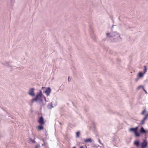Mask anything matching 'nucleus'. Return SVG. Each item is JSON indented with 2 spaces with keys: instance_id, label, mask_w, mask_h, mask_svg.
<instances>
[{
  "instance_id": "nucleus-1",
  "label": "nucleus",
  "mask_w": 148,
  "mask_h": 148,
  "mask_svg": "<svg viewBox=\"0 0 148 148\" xmlns=\"http://www.w3.org/2000/svg\"><path fill=\"white\" fill-rule=\"evenodd\" d=\"M43 99H45V98L43 95H42V92L40 91V92L37 94L36 98L32 99V101H36L40 100L42 102Z\"/></svg>"
},
{
  "instance_id": "nucleus-2",
  "label": "nucleus",
  "mask_w": 148,
  "mask_h": 148,
  "mask_svg": "<svg viewBox=\"0 0 148 148\" xmlns=\"http://www.w3.org/2000/svg\"><path fill=\"white\" fill-rule=\"evenodd\" d=\"M138 127H137L134 128H130L129 130L131 132H133L135 136L136 137H139L140 136V133H138Z\"/></svg>"
},
{
  "instance_id": "nucleus-3",
  "label": "nucleus",
  "mask_w": 148,
  "mask_h": 148,
  "mask_svg": "<svg viewBox=\"0 0 148 148\" xmlns=\"http://www.w3.org/2000/svg\"><path fill=\"white\" fill-rule=\"evenodd\" d=\"M38 122L39 124L41 125H43L45 123L44 119L42 116L39 117L38 118Z\"/></svg>"
},
{
  "instance_id": "nucleus-4",
  "label": "nucleus",
  "mask_w": 148,
  "mask_h": 148,
  "mask_svg": "<svg viewBox=\"0 0 148 148\" xmlns=\"http://www.w3.org/2000/svg\"><path fill=\"white\" fill-rule=\"evenodd\" d=\"M148 145V142L146 140H144L141 144V148H146Z\"/></svg>"
},
{
  "instance_id": "nucleus-5",
  "label": "nucleus",
  "mask_w": 148,
  "mask_h": 148,
  "mask_svg": "<svg viewBox=\"0 0 148 148\" xmlns=\"http://www.w3.org/2000/svg\"><path fill=\"white\" fill-rule=\"evenodd\" d=\"M34 89L33 88H31L28 92V94L30 95L33 96H34Z\"/></svg>"
},
{
  "instance_id": "nucleus-6",
  "label": "nucleus",
  "mask_w": 148,
  "mask_h": 148,
  "mask_svg": "<svg viewBox=\"0 0 148 148\" xmlns=\"http://www.w3.org/2000/svg\"><path fill=\"white\" fill-rule=\"evenodd\" d=\"M51 91V89L48 88L45 91V92L46 93L47 95H49Z\"/></svg>"
},
{
  "instance_id": "nucleus-7",
  "label": "nucleus",
  "mask_w": 148,
  "mask_h": 148,
  "mask_svg": "<svg viewBox=\"0 0 148 148\" xmlns=\"http://www.w3.org/2000/svg\"><path fill=\"white\" fill-rule=\"evenodd\" d=\"M140 132L141 133H145L146 132V131L145 130L143 127H142L141 128L140 130Z\"/></svg>"
},
{
  "instance_id": "nucleus-8",
  "label": "nucleus",
  "mask_w": 148,
  "mask_h": 148,
  "mask_svg": "<svg viewBox=\"0 0 148 148\" xmlns=\"http://www.w3.org/2000/svg\"><path fill=\"white\" fill-rule=\"evenodd\" d=\"M84 141L86 143L88 142L91 143L92 142V140L90 138H87L84 139Z\"/></svg>"
},
{
  "instance_id": "nucleus-9",
  "label": "nucleus",
  "mask_w": 148,
  "mask_h": 148,
  "mask_svg": "<svg viewBox=\"0 0 148 148\" xmlns=\"http://www.w3.org/2000/svg\"><path fill=\"white\" fill-rule=\"evenodd\" d=\"M42 126V125H38L37 127L38 130H42L44 128Z\"/></svg>"
},
{
  "instance_id": "nucleus-10",
  "label": "nucleus",
  "mask_w": 148,
  "mask_h": 148,
  "mask_svg": "<svg viewBox=\"0 0 148 148\" xmlns=\"http://www.w3.org/2000/svg\"><path fill=\"white\" fill-rule=\"evenodd\" d=\"M134 144L135 145L137 146H138L139 145V142L138 141H136L134 142Z\"/></svg>"
},
{
  "instance_id": "nucleus-11",
  "label": "nucleus",
  "mask_w": 148,
  "mask_h": 148,
  "mask_svg": "<svg viewBox=\"0 0 148 148\" xmlns=\"http://www.w3.org/2000/svg\"><path fill=\"white\" fill-rule=\"evenodd\" d=\"M144 74V73H142L141 72H140L139 73H138V76H139V77H143V75L144 74Z\"/></svg>"
},
{
  "instance_id": "nucleus-12",
  "label": "nucleus",
  "mask_w": 148,
  "mask_h": 148,
  "mask_svg": "<svg viewBox=\"0 0 148 148\" xmlns=\"http://www.w3.org/2000/svg\"><path fill=\"white\" fill-rule=\"evenodd\" d=\"M144 74H145L147 71V66H144Z\"/></svg>"
},
{
  "instance_id": "nucleus-13",
  "label": "nucleus",
  "mask_w": 148,
  "mask_h": 148,
  "mask_svg": "<svg viewBox=\"0 0 148 148\" xmlns=\"http://www.w3.org/2000/svg\"><path fill=\"white\" fill-rule=\"evenodd\" d=\"M148 117V113L147 114H146L145 115V116L143 118V119L146 120V119H147Z\"/></svg>"
},
{
  "instance_id": "nucleus-14",
  "label": "nucleus",
  "mask_w": 148,
  "mask_h": 148,
  "mask_svg": "<svg viewBox=\"0 0 148 148\" xmlns=\"http://www.w3.org/2000/svg\"><path fill=\"white\" fill-rule=\"evenodd\" d=\"M145 120H144V119H143L141 121L140 123V124L141 125H143L144 124Z\"/></svg>"
},
{
  "instance_id": "nucleus-15",
  "label": "nucleus",
  "mask_w": 148,
  "mask_h": 148,
  "mask_svg": "<svg viewBox=\"0 0 148 148\" xmlns=\"http://www.w3.org/2000/svg\"><path fill=\"white\" fill-rule=\"evenodd\" d=\"M146 112V109H145L141 113V114L143 115Z\"/></svg>"
},
{
  "instance_id": "nucleus-16",
  "label": "nucleus",
  "mask_w": 148,
  "mask_h": 148,
  "mask_svg": "<svg viewBox=\"0 0 148 148\" xmlns=\"http://www.w3.org/2000/svg\"><path fill=\"white\" fill-rule=\"evenodd\" d=\"M76 134L77 136L78 137L79 136V135L80 134V133L79 132H76Z\"/></svg>"
},
{
  "instance_id": "nucleus-17",
  "label": "nucleus",
  "mask_w": 148,
  "mask_h": 148,
  "mask_svg": "<svg viewBox=\"0 0 148 148\" xmlns=\"http://www.w3.org/2000/svg\"><path fill=\"white\" fill-rule=\"evenodd\" d=\"M143 87L142 86H140L137 88V89L139 90L141 88H143Z\"/></svg>"
},
{
  "instance_id": "nucleus-18",
  "label": "nucleus",
  "mask_w": 148,
  "mask_h": 148,
  "mask_svg": "<svg viewBox=\"0 0 148 148\" xmlns=\"http://www.w3.org/2000/svg\"><path fill=\"white\" fill-rule=\"evenodd\" d=\"M143 90H144V91L145 92V93L146 94H147V91L145 90V89H144V87H143Z\"/></svg>"
},
{
  "instance_id": "nucleus-19",
  "label": "nucleus",
  "mask_w": 148,
  "mask_h": 148,
  "mask_svg": "<svg viewBox=\"0 0 148 148\" xmlns=\"http://www.w3.org/2000/svg\"><path fill=\"white\" fill-rule=\"evenodd\" d=\"M110 35V34L109 33H107V35L108 36Z\"/></svg>"
},
{
  "instance_id": "nucleus-20",
  "label": "nucleus",
  "mask_w": 148,
  "mask_h": 148,
  "mask_svg": "<svg viewBox=\"0 0 148 148\" xmlns=\"http://www.w3.org/2000/svg\"><path fill=\"white\" fill-rule=\"evenodd\" d=\"M70 80H71V79H69V77H68V81H69H69H70Z\"/></svg>"
},
{
  "instance_id": "nucleus-21",
  "label": "nucleus",
  "mask_w": 148,
  "mask_h": 148,
  "mask_svg": "<svg viewBox=\"0 0 148 148\" xmlns=\"http://www.w3.org/2000/svg\"><path fill=\"white\" fill-rule=\"evenodd\" d=\"M80 148H84V147L83 146L81 147Z\"/></svg>"
},
{
  "instance_id": "nucleus-22",
  "label": "nucleus",
  "mask_w": 148,
  "mask_h": 148,
  "mask_svg": "<svg viewBox=\"0 0 148 148\" xmlns=\"http://www.w3.org/2000/svg\"><path fill=\"white\" fill-rule=\"evenodd\" d=\"M73 148H76L75 147H73Z\"/></svg>"
}]
</instances>
